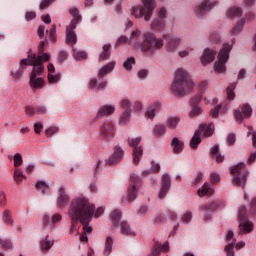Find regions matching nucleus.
I'll return each instance as SVG.
<instances>
[{
	"label": "nucleus",
	"instance_id": "nucleus-1",
	"mask_svg": "<svg viewBox=\"0 0 256 256\" xmlns=\"http://www.w3.org/2000/svg\"><path fill=\"white\" fill-rule=\"evenodd\" d=\"M95 213V204L89 202L85 196L74 198L71 201L68 216L71 221V231H75L77 223H81L84 233L80 235V241H88L87 235H91L93 227L89 226Z\"/></svg>",
	"mask_w": 256,
	"mask_h": 256
},
{
	"label": "nucleus",
	"instance_id": "nucleus-2",
	"mask_svg": "<svg viewBox=\"0 0 256 256\" xmlns=\"http://www.w3.org/2000/svg\"><path fill=\"white\" fill-rule=\"evenodd\" d=\"M45 49V42L41 41L38 46L39 55L32 54L30 55L29 65L33 66V70L30 76V87L33 91L37 89H43L45 85V80L43 79V71H45V67L43 63L45 61H49V54L43 53Z\"/></svg>",
	"mask_w": 256,
	"mask_h": 256
},
{
	"label": "nucleus",
	"instance_id": "nucleus-3",
	"mask_svg": "<svg viewBox=\"0 0 256 256\" xmlns=\"http://www.w3.org/2000/svg\"><path fill=\"white\" fill-rule=\"evenodd\" d=\"M139 37H142V42L139 41ZM128 40L129 45L140 47L142 53L147 55H155L157 51L163 49V39L157 38L153 32H144L141 36V31L134 30Z\"/></svg>",
	"mask_w": 256,
	"mask_h": 256
},
{
	"label": "nucleus",
	"instance_id": "nucleus-4",
	"mask_svg": "<svg viewBox=\"0 0 256 256\" xmlns=\"http://www.w3.org/2000/svg\"><path fill=\"white\" fill-rule=\"evenodd\" d=\"M191 89H193L191 76L183 68H179L175 73V79L171 86L172 93L176 97H185L187 93H191Z\"/></svg>",
	"mask_w": 256,
	"mask_h": 256
},
{
	"label": "nucleus",
	"instance_id": "nucleus-5",
	"mask_svg": "<svg viewBox=\"0 0 256 256\" xmlns=\"http://www.w3.org/2000/svg\"><path fill=\"white\" fill-rule=\"evenodd\" d=\"M142 3L143 6H134L131 9V15H133L136 19H141V17H144L145 21H151L153 11H155L157 3L155 0H142Z\"/></svg>",
	"mask_w": 256,
	"mask_h": 256
},
{
	"label": "nucleus",
	"instance_id": "nucleus-6",
	"mask_svg": "<svg viewBox=\"0 0 256 256\" xmlns=\"http://www.w3.org/2000/svg\"><path fill=\"white\" fill-rule=\"evenodd\" d=\"M70 15H72L73 20L70 25L66 27V43L68 45L77 44V34L75 29H77V23L81 21V15H79V10L77 8L70 9Z\"/></svg>",
	"mask_w": 256,
	"mask_h": 256
},
{
	"label": "nucleus",
	"instance_id": "nucleus-7",
	"mask_svg": "<svg viewBox=\"0 0 256 256\" xmlns=\"http://www.w3.org/2000/svg\"><path fill=\"white\" fill-rule=\"evenodd\" d=\"M113 69H115V61H112L102 67L98 72V78L100 82L97 79H91L89 82V88L103 91V89L107 87V81H104L103 77H105V75H109Z\"/></svg>",
	"mask_w": 256,
	"mask_h": 256
},
{
	"label": "nucleus",
	"instance_id": "nucleus-8",
	"mask_svg": "<svg viewBox=\"0 0 256 256\" xmlns=\"http://www.w3.org/2000/svg\"><path fill=\"white\" fill-rule=\"evenodd\" d=\"M213 131H215V125L211 124H201L199 129L195 131L192 139L190 140L191 149H197L201 143V136L203 137H211L213 135Z\"/></svg>",
	"mask_w": 256,
	"mask_h": 256
},
{
	"label": "nucleus",
	"instance_id": "nucleus-9",
	"mask_svg": "<svg viewBox=\"0 0 256 256\" xmlns=\"http://www.w3.org/2000/svg\"><path fill=\"white\" fill-rule=\"evenodd\" d=\"M231 174L233 175V185L236 187H245L247 182V177L249 172L245 168V163H239L231 169Z\"/></svg>",
	"mask_w": 256,
	"mask_h": 256
},
{
	"label": "nucleus",
	"instance_id": "nucleus-10",
	"mask_svg": "<svg viewBox=\"0 0 256 256\" xmlns=\"http://www.w3.org/2000/svg\"><path fill=\"white\" fill-rule=\"evenodd\" d=\"M231 51V44H224L223 48L218 54V62L215 63L216 73H225V63L229 59V53Z\"/></svg>",
	"mask_w": 256,
	"mask_h": 256
},
{
	"label": "nucleus",
	"instance_id": "nucleus-11",
	"mask_svg": "<svg viewBox=\"0 0 256 256\" xmlns=\"http://www.w3.org/2000/svg\"><path fill=\"white\" fill-rule=\"evenodd\" d=\"M141 143V137L128 138V145L132 147V157L134 165H138L139 161L143 157V148L139 146Z\"/></svg>",
	"mask_w": 256,
	"mask_h": 256
},
{
	"label": "nucleus",
	"instance_id": "nucleus-12",
	"mask_svg": "<svg viewBox=\"0 0 256 256\" xmlns=\"http://www.w3.org/2000/svg\"><path fill=\"white\" fill-rule=\"evenodd\" d=\"M215 5H217V1L215 0H203L195 6L194 13L197 17H204V15H207Z\"/></svg>",
	"mask_w": 256,
	"mask_h": 256
},
{
	"label": "nucleus",
	"instance_id": "nucleus-13",
	"mask_svg": "<svg viewBox=\"0 0 256 256\" xmlns=\"http://www.w3.org/2000/svg\"><path fill=\"white\" fill-rule=\"evenodd\" d=\"M139 185H141V178L135 174L130 175V186L128 187V199L130 201H135Z\"/></svg>",
	"mask_w": 256,
	"mask_h": 256
},
{
	"label": "nucleus",
	"instance_id": "nucleus-14",
	"mask_svg": "<svg viewBox=\"0 0 256 256\" xmlns=\"http://www.w3.org/2000/svg\"><path fill=\"white\" fill-rule=\"evenodd\" d=\"M165 41V49L168 53H175L179 45H181V39L171 35H164L160 38Z\"/></svg>",
	"mask_w": 256,
	"mask_h": 256
},
{
	"label": "nucleus",
	"instance_id": "nucleus-15",
	"mask_svg": "<svg viewBox=\"0 0 256 256\" xmlns=\"http://www.w3.org/2000/svg\"><path fill=\"white\" fill-rule=\"evenodd\" d=\"M252 113H253V109L251 108V106L249 104H244L241 107V110H239V109L235 110L234 117L238 123H241V121H243V119H249V117H251Z\"/></svg>",
	"mask_w": 256,
	"mask_h": 256
},
{
	"label": "nucleus",
	"instance_id": "nucleus-16",
	"mask_svg": "<svg viewBox=\"0 0 256 256\" xmlns=\"http://www.w3.org/2000/svg\"><path fill=\"white\" fill-rule=\"evenodd\" d=\"M171 189V177L169 174H164L161 181V189L158 194L159 199H165Z\"/></svg>",
	"mask_w": 256,
	"mask_h": 256
},
{
	"label": "nucleus",
	"instance_id": "nucleus-17",
	"mask_svg": "<svg viewBox=\"0 0 256 256\" xmlns=\"http://www.w3.org/2000/svg\"><path fill=\"white\" fill-rule=\"evenodd\" d=\"M100 135L103 139H111L115 135V124L113 122H105L100 126Z\"/></svg>",
	"mask_w": 256,
	"mask_h": 256
},
{
	"label": "nucleus",
	"instance_id": "nucleus-18",
	"mask_svg": "<svg viewBox=\"0 0 256 256\" xmlns=\"http://www.w3.org/2000/svg\"><path fill=\"white\" fill-rule=\"evenodd\" d=\"M243 247H245V242L241 241L237 243V239H233L231 243H228L225 248L224 251L226 253L227 256H235V251L234 249H243Z\"/></svg>",
	"mask_w": 256,
	"mask_h": 256
},
{
	"label": "nucleus",
	"instance_id": "nucleus-19",
	"mask_svg": "<svg viewBox=\"0 0 256 256\" xmlns=\"http://www.w3.org/2000/svg\"><path fill=\"white\" fill-rule=\"evenodd\" d=\"M253 21V19H255V14H253L252 12L248 13L246 15V18L241 19L237 25L230 31L231 35H239V33H241V31H243V26L245 25V21Z\"/></svg>",
	"mask_w": 256,
	"mask_h": 256
},
{
	"label": "nucleus",
	"instance_id": "nucleus-20",
	"mask_svg": "<svg viewBox=\"0 0 256 256\" xmlns=\"http://www.w3.org/2000/svg\"><path fill=\"white\" fill-rule=\"evenodd\" d=\"M61 81V74L55 72V66L51 63L48 64V83L51 85Z\"/></svg>",
	"mask_w": 256,
	"mask_h": 256
},
{
	"label": "nucleus",
	"instance_id": "nucleus-21",
	"mask_svg": "<svg viewBox=\"0 0 256 256\" xmlns=\"http://www.w3.org/2000/svg\"><path fill=\"white\" fill-rule=\"evenodd\" d=\"M121 159H123V149L116 146L113 155L106 161V165H116Z\"/></svg>",
	"mask_w": 256,
	"mask_h": 256
},
{
	"label": "nucleus",
	"instance_id": "nucleus-22",
	"mask_svg": "<svg viewBox=\"0 0 256 256\" xmlns=\"http://www.w3.org/2000/svg\"><path fill=\"white\" fill-rule=\"evenodd\" d=\"M161 111V103L153 102L146 110V119H155V115Z\"/></svg>",
	"mask_w": 256,
	"mask_h": 256
},
{
	"label": "nucleus",
	"instance_id": "nucleus-23",
	"mask_svg": "<svg viewBox=\"0 0 256 256\" xmlns=\"http://www.w3.org/2000/svg\"><path fill=\"white\" fill-rule=\"evenodd\" d=\"M253 231V222L249 220H240L239 235H249Z\"/></svg>",
	"mask_w": 256,
	"mask_h": 256
},
{
	"label": "nucleus",
	"instance_id": "nucleus-24",
	"mask_svg": "<svg viewBox=\"0 0 256 256\" xmlns=\"http://www.w3.org/2000/svg\"><path fill=\"white\" fill-rule=\"evenodd\" d=\"M69 203V196L65 193L64 188H60L58 192V199H57V205L59 209H63L65 205Z\"/></svg>",
	"mask_w": 256,
	"mask_h": 256
},
{
	"label": "nucleus",
	"instance_id": "nucleus-25",
	"mask_svg": "<svg viewBox=\"0 0 256 256\" xmlns=\"http://www.w3.org/2000/svg\"><path fill=\"white\" fill-rule=\"evenodd\" d=\"M213 61H215V51L211 49H205L201 57L202 64L207 65V63H213Z\"/></svg>",
	"mask_w": 256,
	"mask_h": 256
},
{
	"label": "nucleus",
	"instance_id": "nucleus-26",
	"mask_svg": "<svg viewBox=\"0 0 256 256\" xmlns=\"http://www.w3.org/2000/svg\"><path fill=\"white\" fill-rule=\"evenodd\" d=\"M114 112H115V106L104 105L100 107V109L98 110L97 117L101 118V117H105V115H113Z\"/></svg>",
	"mask_w": 256,
	"mask_h": 256
},
{
	"label": "nucleus",
	"instance_id": "nucleus-27",
	"mask_svg": "<svg viewBox=\"0 0 256 256\" xmlns=\"http://www.w3.org/2000/svg\"><path fill=\"white\" fill-rule=\"evenodd\" d=\"M151 29L153 31H163L165 29V20L162 18H156L151 23Z\"/></svg>",
	"mask_w": 256,
	"mask_h": 256
},
{
	"label": "nucleus",
	"instance_id": "nucleus-28",
	"mask_svg": "<svg viewBox=\"0 0 256 256\" xmlns=\"http://www.w3.org/2000/svg\"><path fill=\"white\" fill-rule=\"evenodd\" d=\"M26 180H27V176L23 174V170L16 168L14 170V181L16 185H21V183H23V181H26Z\"/></svg>",
	"mask_w": 256,
	"mask_h": 256
},
{
	"label": "nucleus",
	"instance_id": "nucleus-29",
	"mask_svg": "<svg viewBox=\"0 0 256 256\" xmlns=\"http://www.w3.org/2000/svg\"><path fill=\"white\" fill-rule=\"evenodd\" d=\"M166 131H167V126L163 124H156L153 127L152 133L154 137H162V135H165Z\"/></svg>",
	"mask_w": 256,
	"mask_h": 256
},
{
	"label": "nucleus",
	"instance_id": "nucleus-30",
	"mask_svg": "<svg viewBox=\"0 0 256 256\" xmlns=\"http://www.w3.org/2000/svg\"><path fill=\"white\" fill-rule=\"evenodd\" d=\"M199 209L204 213H211V211L219 209V204L217 202H211L208 204L201 205Z\"/></svg>",
	"mask_w": 256,
	"mask_h": 256
},
{
	"label": "nucleus",
	"instance_id": "nucleus-31",
	"mask_svg": "<svg viewBox=\"0 0 256 256\" xmlns=\"http://www.w3.org/2000/svg\"><path fill=\"white\" fill-rule=\"evenodd\" d=\"M183 141L179 140V138L175 137L172 139L171 146L173 147V152L177 154L183 151Z\"/></svg>",
	"mask_w": 256,
	"mask_h": 256
},
{
	"label": "nucleus",
	"instance_id": "nucleus-32",
	"mask_svg": "<svg viewBox=\"0 0 256 256\" xmlns=\"http://www.w3.org/2000/svg\"><path fill=\"white\" fill-rule=\"evenodd\" d=\"M120 227H121L122 235H128V237L135 236V232H133V230H131V227L129 226V223H127V221H122L120 223Z\"/></svg>",
	"mask_w": 256,
	"mask_h": 256
},
{
	"label": "nucleus",
	"instance_id": "nucleus-33",
	"mask_svg": "<svg viewBox=\"0 0 256 256\" xmlns=\"http://www.w3.org/2000/svg\"><path fill=\"white\" fill-rule=\"evenodd\" d=\"M103 51L99 55V61H107L111 57V44H106L103 46Z\"/></svg>",
	"mask_w": 256,
	"mask_h": 256
},
{
	"label": "nucleus",
	"instance_id": "nucleus-34",
	"mask_svg": "<svg viewBox=\"0 0 256 256\" xmlns=\"http://www.w3.org/2000/svg\"><path fill=\"white\" fill-rule=\"evenodd\" d=\"M225 111H227V104H221L212 109L210 115L213 119H217L219 117V113H225Z\"/></svg>",
	"mask_w": 256,
	"mask_h": 256
},
{
	"label": "nucleus",
	"instance_id": "nucleus-35",
	"mask_svg": "<svg viewBox=\"0 0 256 256\" xmlns=\"http://www.w3.org/2000/svg\"><path fill=\"white\" fill-rule=\"evenodd\" d=\"M181 121V118L177 116L169 117L166 120V126L168 129L175 130L177 129V125H179V122Z\"/></svg>",
	"mask_w": 256,
	"mask_h": 256
},
{
	"label": "nucleus",
	"instance_id": "nucleus-36",
	"mask_svg": "<svg viewBox=\"0 0 256 256\" xmlns=\"http://www.w3.org/2000/svg\"><path fill=\"white\" fill-rule=\"evenodd\" d=\"M199 197H205V195H213V189L211 185L205 183L202 188L198 190Z\"/></svg>",
	"mask_w": 256,
	"mask_h": 256
},
{
	"label": "nucleus",
	"instance_id": "nucleus-37",
	"mask_svg": "<svg viewBox=\"0 0 256 256\" xmlns=\"http://www.w3.org/2000/svg\"><path fill=\"white\" fill-rule=\"evenodd\" d=\"M241 15H243V10L240 7H232L227 11V17H229V19L241 17Z\"/></svg>",
	"mask_w": 256,
	"mask_h": 256
},
{
	"label": "nucleus",
	"instance_id": "nucleus-38",
	"mask_svg": "<svg viewBox=\"0 0 256 256\" xmlns=\"http://www.w3.org/2000/svg\"><path fill=\"white\" fill-rule=\"evenodd\" d=\"M54 242L49 240V237L42 239L40 242V247L42 251H49L53 247Z\"/></svg>",
	"mask_w": 256,
	"mask_h": 256
},
{
	"label": "nucleus",
	"instance_id": "nucleus-39",
	"mask_svg": "<svg viewBox=\"0 0 256 256\" xmlns=\"http://www.w3.org/2000/svg\"><path fill=\"white\" fill-rule=\"evenodd\" d=\"M112 249H113V238L111 236H109L106 238L104 255L105 256L111 255Z\"/></svg>",
	"mask_w": 256,
	"mask_h": 256
},
{
	"label": "nucleus",
	"instance_id": "nucleus-40",
	"mask_svg": "<svg viewBox=\"0 0 256 256\" xmlns=\"http://www.w3.org/2000/svg\"><path fill=\"white\" fill-rule=\"evenodd\" d=\"M211 156L215 157L216 156V161L217 163H223L225 160V157L221 154H219V146L216 145L211 149Z\"/></svg>",
	"mask_w": 256,
	"mask_h": 256
},
{
	"label": "nucleus",
	"instance_id": "nucleus-41",
	"mask_svg": "<svg viewBox=\"0 0 256 256\" xmlns=\"http://www.w3.org/2000/svg\"><path fill=\"white\" fill-rule=\"evenodd\" d=\"M30 61H31V59H29V60L28 59L21 60V62H20V65H21L20 69L17 72L12 74L14 79H20V77L23 75V66L29 65Z\"/></svg>",
	"mask_w": 256,
	"mask_h": 256
},
{
	"label": "nucleus",
	"instance_id": "nucleus-42",
	"mask_svg": "<svg viewBox=\"0 0 256 256\" xmlns=\"http://www.w3.org/2000/svg\"><path fill=\"white\" fill-rule=\"evenodd\" d=\"M121 220V211L120 210H114L111 213V221L114 227H119V221Z\"/></svg>",
	"mask_w": 256,
	"mask_h": 256
},
{
	"label": "nucleus",
	"instance_id": "nucleus-43",
	"mask_svg": "<svg viewBox=\"0 0 256 256\" xmlns=\"http://www.w3.org/2000/svg\"><path fill=\"white\" fill-rule=\"evenodd\" d=\"M237 87V84L233 83L230 84L227 87L226 93H227V99L228 101H233V99H235V88Z\"/></svg>",
	"mask_w": 256,
	"mask_h": 256
},
{
	"label": "nucleus",
	"instance_id": "nucleus-44",
	"mask_svg": "<svg viewBox=\"0 0 256 256\" xmlns=\"http://www.w3.org/2000/svg\"><path fill=\"white\" fill-rule=\"evenodd\" d=\"M74 51V59H76V61H83V59H87V52L85 51H76L75 48H73Z\"/></svg>",
	"mask_w": 256,
	"mask_h": 256
},
{
	"label": "nucleus",
	"instance_id": "nucleus-45",
	"mask_svg": "<svg viewBox=\"0 0 256 256\" xmlns=\"http://www.w3.org/2000/svg\"><path fill=\"white\" fill-rule=\"evenodd\" d=\"M129 119H131V111L127 110L120 116V125H127Z\"/></svg>",
	"mask_w": 256,
	"mask_h": 256
},
{
	"label": "nucleus",
	"instance_id": "nucleus-46",
	"mask_svg": "<svg viewBox=\"0 0 256 256\" xmlns=\"http://www.w3.org/2000/svg\"><path fill=\"white\" fill-rule=\"evenodd\" d=\"M3 221L6 225H13V218L11 217V211L5 210L3 212Z\"/></svg>",
	"mask_w": 256,
	"mask_h": 256
},
{
	"label": "nucleus",
	"instance_id": "nucleus-47",
	"mask_svg": "<svg viewBox=\"0 0 256 256\" xmlns=\"http://www.w3.org/2000/svg\"><path fill=\"white\" fill-rule=\"evenodd\" d=\"M133 65H135V58H133V57L128 58L123 63V67H124V69H126V71H131V69H133Z\"/></svg>",
	"mask_w": 256,
	"mask_h": 256
},
{
	"label": "nucleus",
	"instance_id": "nucleus-48",
	"mask_svg": "<svg viewBox=\"0 0 256 256\" xmlns=\"http://www.w3.org/2000/svg\"><path fill=\"white\" fill-rule=\"evenodd\" d=\"M36 189L45 195V193L49 191V186L45 182L41 181L36 184Z\"/></svg>",
	"mask_w": 256,
	"mask_h": 256
},
{
	"label": "nucleus",
	"instance_id": "nucleus-49",
	"mask_svg": "<svg viewBox=\"0 0 256 256\" xmlns=\"http://www.w3.org/2000/svg\"><path fill=\"white\" fill-rule=\"evenodd\" d=\"M1 247L4 249V251H11V249H13V242H11V240L2 239Z\"/></svg>",
	"mask_w": 256,
	"mask_h": 256
},
{
	"label": "nucleus",
	"instance_id": "nucleus-50",
	"mask_svg": "<svg viewBox=\"0 0 256 256\" xmlns=\"http://www.w3.org/2000/svg\"><path fill=\"white\" fill-rule=\"evenodd\" d=\"M23 165V156L20 153L14 155V167H21Z\"/></svg>",
	"mask_w": 256,
	"mask_h": 256
},
{
	"label": "nucleus",
	"instance_id": "nucleus-51",
	"mask_svg": "<svg viewBox=\"0 0 256 256\" xmlns=\"http://www.w3.org/2000/svg\"><path fill=\"white\" fill-rule=\"evenodd\" d=\"M55 133H59V127H57V126H53V127H50L45 130V135L47 137H53V135H55Z\"/></svg>",
	"mask_w": 256,
	"mask_h": 256
},
{
	"label": "nucleus",
	"instance_id": "nucleus-52",
	"mask_svg": "<svg viewBox=\"0 0 256 256\" xmlns=\"http://www.w3.org/2000/svg\"><path fill=\"white\" fill-rule=\"evenodd\" d=\"M55 33H57V26L53 24L49 31V37L53 43H55V41L57 40V38L55 37Z\"/></svg>",
	"mask_w": 256,
	"mask_h": 256
},
{
	"label": "nucleus",
	"instance_id": "nucleus-53",
	"mask_svg": "<svg viewBox=\"0 0 256 256\" xmlns=\"http://www.w3.org/2000/svg\"><path fill=\"white\" fill-rule=\"evenodd\" d=\"M191 108L190 117H197V115H201V107L191 105Z\"/></svg>",
	"mask_w": 256,
	"mask_h": 256
},
{
	"label": "nucleus",
	"instance_id": "nucleus-54",
	"mask_svg": "<svg viewBox=\"0 0 256 256\" xmlns=\"http://www.w3.org/2000/svg\"><path fill=\"white\" fill-rule=\"evenodd\" d=\"M201 99H202V96L198 94L191 99L190 103L195 107H199V103H201Z\"/></svg>",
	"mask_w": 256,
	"mask_h": 256
},
{
	"label": "nucleus",
	"instance_id": "nucleus-55",
	"mask_svg": "<svg viewBox=\"0 0 256 256\" xmlns=\"http://www.w3.org/2000/svg\"><path fill=\"white\" fill-rule=\"evenodd\" d=\"M246 213H247V210L245 209V206H241L238 210V217L240 221H245Z\"/></svg>",
	"mask_w": 256,
	"mask_h": 256
},
{
	"label": "nucleus",
	"instance_id": "nucleus-56",
	"mask_svg": "<svg viewBox=\"0 0 256 256\" xmlns=\"http://www.w3.org/2000/svg\"><path fill=\"white\" fill-rule=\"evenodd\" d=\"M161 251H162L161 243H156V245L154 246V248L152 250V256H159Z\"/></svg>",
	"mask_w": 256,
	"mask_h": 256
},
{
	"label": "nucleus",
	"instance_id": "nucleus-57",
	"mask_svg": "<svg viewBox=\"0 0 256 256\" xmlns=\"http://www.w3.org/2000/svg\"><path fill=\"white\" fill-rule=\"evenodd\" d=\"M121 107L126 109V111H131V102L128 99H123L121 102Z\"/></svg>",
	"mask_w": 256,
	"mask_h": 256
},
{
	"label": "nucleus",
	"instance_id": "nucleus-58",
	"mask_svg": "<svg viewBox=\"0 0 256 256\" xmlns=\"http://www.w3.org/2000/svg\"><path fill=\"white\" fill-rule=\"evenodd\" d=\"M125 43H129V38H127V36H121L120 38H118V40L116 41V47H119V45H123Z\"/></svg>",
	"mask_w": 256,
	"mask_h": 256
},
{
	"label": "nucleus",
	"instance_id": "nucleus-59",
	"mask_svg": "<svg viewBox=\"0 0 256 256\" xmlns=\"http://www.w3.org/2000/svg\"><path fill=\"white\" fill-rule=\"evenodd\" d=\"M148 211L149 208L147 206H141L137 211V215H139V217H143L144 215H147Z\"/></svg>",
	"mask_w": 256,
	"mask_h": 256
},
{
	"label": "nucleus",
	"instance_id": "nucleus-60",
	"mask_svg": "<svg viewBox=\"0 0 256 256\" xmlns=\"http://www.w3.org/2000/svg\"><path fill=\"white\" fill-rule=\"evenodd\" d=\"M193 218V213L191 212H186L183 216H182V221L184 223H189V221H191V219Z\"/></svg>",
	"mask_w": 256,
	"mask_h": 256
},
{
	"label": "nucleus",
	"instance_id": "nucleus-61",
	"mask_svg": "<svg viewBox=\"0 0 256 256\" xmlns=\"http://www.w3.org/2000/svg\"><path fill=\"white\" fill-rule=\"evenodd\" d=\"M53 1H55V0H43V1L40 3V9H41V10L47 9V7H49V5H51V3H53Z\"/></svg>",
	"mask_w": 256,
	"mask_h": 256
},
{
	"label": "nucleus",
	"instance_id": "nucleus-62",
	"mask_svg": "<svg viewBox=\"0 0 256 256\" xmlns=\"http://www.w3.org/2000/svg\"><path fill=\"white\" fill-rule=\"evenodd\" d=\"M61 219H63L61 214H54L51 218V223H53V225H55V223H59V221H61Z\"/></svg>",
	"mask_w": 256,
	"mask_h": 256
},
{
	"label": "nucleus",
	"instance_id": "nucleus-63",
	"mask_svg": "<svg viewBox=\"0 0 256 256\" xmlns=\"http://www.w3.org/2000/svg\"><path fill=\"white\" fill-rule=\"evenodd\" d=\"M235 141H236L235 134L233 133L229 134L227 137L228 145H235Z\"/></svg>",
	"mask_w": 256,
	"mask_h": 256
},
{
	"label": "nucleus",
	"instance_id": "nucleus-64",
	"mask_svg": "<svg viewBox=\"0 0 256 256\" xmlns=\"http://www.w3.org/2000/svg\"><path fill=\"white\" fill-rule=\"evenodd\" d=\"M43 129V123L38 122L34 124V131L35 133L39 134L41 133V130Z\"/></svg>",
	"mask_w": 256,
	"mask_h": 256
}]
</instances>
